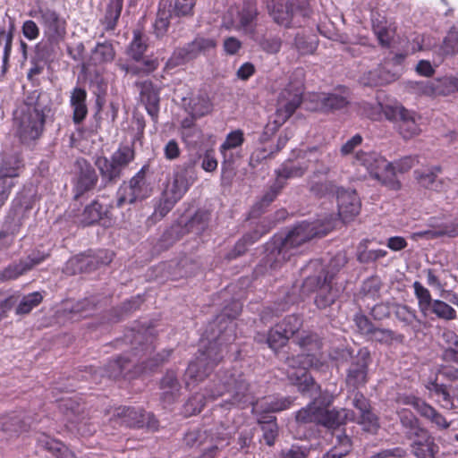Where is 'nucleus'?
Listing matches in <instances>:
<instances>
[{
	"label": "nucleus",
	"instance_id": "nucleus-1",
	"mask_svg": "<svg viewBox=\"0 0 458 458\" xmlns=\"http://www.w3.org/2000/svg\"><path fill=\"white\" fill-rule=\"evenodd\" d=\"M353 164L364 167L370 177L381 185L392 191H399L402 187L400 181L394 176L393 163L374 151H358L354 156Z\"/></svg>",
	"mask_w": 458,
	"mask_h": 458
},
{
	"label": "nucleus",
	"instance_id": "nucleus-2",
	"mask_svg": "<svg viewBox=\"0 0 458 458\" xmlns=\"http://www.w3.org/2000/svg\"><path fill=\"white\" fill-rule=\"evenodd\" d=\"M353 164L364 167L370 177L381 185L392 191H399L402 187L400 181L394 176L393 163L374 151H358L354 156Z\"/></svg>",
	"mask_w": 458,
	"mask_h": 458
},
{
	"label": "nucleus",
	"instance_id": "nucleus-3",
	"mask_svg": "<svg viewBox=\"0 0 458 458\" xmlns=\"http://www.w3.org/2000/svg\"><path fill=\"white\" fill-rule=\"evenodd\" d=\"M14 127L23 142L35 140L41 135L45 114L39 104L24 103L13 114Z\"/></svg>",
	"mask_w": 458,
	"mask_h": 458
},
{
	"label": "nucleus",
	"instance_id": "nucleus-4",
	"mask_svg": "<svg viewBox=\"0 0 458 458\" xmlns=\"http://www.w3.org/2000/svg\"><path fill=\"white\" fill-rule=\"evenodd\" d=\"M333 224L328 222L327 225L318 228L317 223L303 222L296 225L292 231L288 233L281 247L277 250L275 261L271 262L270 267L276 269L282 261L288 259L287 253L289 250L296 248L313 237L327 234L332 228Z\"/></svg>",
	"mask_w": 458,
	"mask_h": 458
},
{
	"label": "nucleus",
	"instance_id": "nucleus-5",
	"mask_svg": "<svg viewBox=\"0 0 458 458\" xmlns=\"http://www.w3.org/2000/svg\"><path fill=\"white\" fill-rule=\"evenodd\" d=\"M288 366V378L298 386L300 392L314 395L318 393L319 386L314 382L313 378L307 374V369L310 368H318L321 365L319 360L314 355L298 354L289 357L286 360Z\"/></svg>",
	"mask_w": 458,
	"mask_h": 458
},
{
	"label": "nucleus",
	"instance_id": "nucleus-6",
	"mask_svg": "<svg viewBox=\"0 0 458 458\" xmlns=\"http://www.w3.org/2000/svg\"><path fill=\"white\" fill-rule=\"evenodd\" d=\"M310 191L317 195L336 192L338 214L344 221L356 216L360 210V200L355 191L338 188L332 181L311 183Z\"/></svg>",
	"mask_w": 458,
	"mask_h": 458
},
{
	"label": "nucleus",
	"instance_id": "nucleus-7",
	"mask_svg": "<svg viewBox=\"0 0 458 458\" xmlns=\"http://www.w3.org/2000/svg\"><path fill=\"white\" fill-rule=\"evenodd\" d=\"M380 112L384 113L387 120L398 123L399 132L404 139H411L420 132V128L417 123L419 116L403 106H382L380 104H377L373 110L369 113V115L372 119H378Z\"/></svg>",
	"mask_w": 458,
	"mask_h": 458
},
{
	"label": "nucleus",
	"instance_id": "nucleus-8",
	"mask_svg": "<svg viewBox=\"0 0 458 458\" xmlns=\"http://www.w3.org/2000/svg\"><path fill=\"white\" fill-rule=\"evenodd\" d=\"M35 16L38 18L43 27L44 35L47 39V47L54 51L65 38L66 21L56 11L47 6H39L38 11H35Z\"/></svg>",
	"mask_w": 458,
	"mask_h": 458
},
{
	"label": "nucleus",
	"instance_id": "nucleus-9",
	"mask_svg": "<svg viewBox=\"0 0 458 458\" xmlns=\"http://www.w3.org/2000/svg\"><path fill=\"white\" fill-rule=\"evenodd\" d=\"M113 427L144 428L157 430L158 424L153 414L146 413L142 409L134 407L116 408L110 419Z\"/></svg>",
	"mask_w": 458,
	"mask_h": 458
},
{
	"label": "nucleus",
	"instance_id": "nucleus-10",
	"mask_svg": "<svg viewBox=\"0 0 458 458\" xmlns=\"http://www.w3.org/2000/svg\"><path fill=\"white\" fill-rule=\"evenodd\" d=\"M67 421L72 429H76L81 435H89L92 433L89 424V414L85 406L74 398H65L60 404Z\"/></svg>",
	"mask_w": 458,
	"mask_h": 458
},
{
	"label": "nucleus",
	"instance_id": "nucleus-11",
	"mask_svg": "<svg viewBox=\"0 0 458 458\" xmlns=\"http://www.w3.org/2000/svg\"><path fill=\"white\" fill-rule=\"evenodd\" d=\"M442 337L449 346L443 352L445 364L441 366L439 372L448 380L458 381V336L448 330L443 333Z\"/></svg>",
	"mask_w": 458,
	"mask_h": 458
},
{
	"label": "nucleus",
	"instance_id": "nucleus-12",
	"mask_svg": "<svg viewBox=\"0 0 458 458\" xmlns=\"http://www.w3.org/2000/svg\"><path fill=\"white\" fill-rule=\"evenodd\" d=\"M149 194L143 169L134 175L128 183H123L118 191L117 207L143 199Z\"/></svg>",
	"mask_w": 458,
	"mask_h": 458
},
{
	"label": "nucleus",
	"instance_id": "nucleus-13",
	"mask_svg": "<svg viewBox=\"0 0 458 458\" xmlns=\"http://www.w3.org/2000/svg\"><path fill=\"white\" fill-rule=\"evenodd\" d=\"M396 401L398 403L412 406L422 417L430 420L440 429H446L450 427V423L442 414H440L435 408L414 395H399Z\"/></svg>",
	"mask_w": 458,
	"mask_h": 458
},
{
	"label": "nucleus",
	"instance_id": "nucleus-14",
	"mask_svg": "<svg viewBox=\"0 0 458 458\" xmlns=\"http://www.w3.org/2000/svg\"><path fill=\"white\" fill-rule=\"evenodd\" d=\"M370 360L369 352L360 349L357 355L352 358L347 370L346 384L353 388H358L367 382L368 366Z\"/></svg>",
	"mask_w": 458,
	"mask_h": 458
},
{
	"label": "nucleus",
	"instance_id": "nucleus-15",
	"mask_svg": "<svg viewBox=\"0 0 458 458\" xmlns=\"http://www.w3.org/2000/svg\"><path fill=\"white\" fill-rule=\"evenodd\" d=\"M216 38L210 37L198 36L185 47L178 48L174 58L184 63L197 58L200 54H207L216 47Z\"/></svg>",
	"mask_w": 458,
	"mask_h": 458
},
{
	"label": "nucleus",
	"instance_id": "nucleus-16",
	"mask_svg": "<svg viewBox=\"0 0 458 458\" xmlns=\"http://www.w3.org/2000/svg\"><path fill=\"white\" fill-rule=\"evenodd\" d=\"M228 14L231 16V27L248 34L254 32L258 15L256 4L247 3L241 8H231Z\"/></svg>",
	"mask_w": 458,
	"mask_h": 458
},
{
	"label": "nucleus",
	"instance_id": "nucleus-17",
	"mask_svg": "<svg viewBox=\"0 0 458 458\" xmlns=\"http://www.w3.org/2000/svg\"><path fill=\"white\" fill-rule=\"evenodd\" d=\"M220 360L221 356L218 354L216 346H211L207 353H201L195 361L190 363L186 374L195 381H201Z\"/></svg>",
	"mask_w": 458,
	"mask_h": 458
},
{
	"label": "nucleus",
	"instance_id": "nucleus-18",
	"mask_svg": "<svg viewBox=\"0 0 458 458\" xmlns=\"http://www.w3.org/2000/svg\"><path fill=\"white\" fill-rule=\"evenodd\" d=\"M302 101L301 91L297 88H287L282 90L278 98L276 122L284 123Z\"/></svg>",
	"mask_w": 458,
	"mask_h": 458
},
{
	"label": "nucleus",
	"instance_id": "nucleus-19",
	"mask_svg": "<svg viewBox=\"0 0 458 458\" xmlns=\"http://www.w3.org/2000/svg\"><path fill=\"white\" fill-rule=\"evenodd\" d=\"M310 151H302L298 155V160L296 162L292 160L285 161L276 171L277 183H284L283 181L293 178L301 177L306 174L309 169V164L307 159Z\"/></svg>",
	"mask_w": 458,
	"mask_h": 458
},
{
	"label": "nucleus",
	"instance_id": "nucleus-20",
	"mask_svg": "<svg viewBox=\"0 0 458 458\" xmlns=\"http://www.w3.org/2000/svg\"><path fill=\"white\" fill-rule=\"evenodd\" d=\"M192 182L193 180L188 176V170L181 168L174 174L173 179L166 183L162 194L177 202L182 198Z\"/></svg>",
	"mask_w": 458,
	"mask_h": 458
},
{
	"label": "nucleus",
	"instance_id": "nucleus-21",
	"mask_svg": "<svg viewBox=\"0 0 458 458\" xmlns=\"http://www.w3.org/2000/svg\"><path fill=\"white\" fill-rule=\"evenodd\" d=\"M46 255L44 254H32L26 259L20 260L17 264L9 265L3 271L0 272V282L13 280L22 276L27 271L32 269L35 266L40 264L45 260Z\"/></svg>",
	"mask_w": 458,
	"mask_h": 458
},
{
	"label": "nucleus",
	"instance_id": "nucleus-22",
	"mask_svg": "<svg viewBox=\"0 0 458 458\" xmlns=\"http://www.w3.org/2000/svg\"><path fill=\"white\" fill-rule=\"evenodd\" d=\"M284 326H292V330L301 327V320L299 317L292 315L286 317L281 323L273 327L268 334L267 344L270 348L276 350L284 346L290 336L284 332Z\"/></svg>",
	"mask_w": 458,
	"mask_h": 458
},
{
	"label": "nucleus",
	"instance_id": "nucleus-23",
	"mask_svg": "<svg viewBox=\"0 0 458 458\" xmlns=\"http://www.w3.org/2000/svg\"><path fill=\"white\" fill-rule=\"evenodd\" d=\"M349 97L346 91L319 93L314 96L318 108L323 112L341 110L349 105Z\"/></svg>",
	"mask_w": 458,
	"mask_h": 458
},
{
	"label": "nucleus",
	"instance_id": "nucleus-24",
	"mask_svg": "<svg viewBox=\"0 0 458 458\" xmlns=\"http://www.w3.org/2000/svg\"><path fill=\"white\" fill-rule=\"evenodd\" d=\"M318 287L315 303L319 309H326L333 304L342 291V287L334 285L333 282L328 281L327 276L323 279L321 276L318 277Z\"/></svg>",
	"mask_w": 458,
	"mask_h": 458
},
{
	"label": "nucleus",
	"instance_id": "nucleus-25",
	"mask_svg": "<svg viewBox=\"0 0 458 458\" xmlns=\"http://www.w3.org/2000/svg\"><path fill=\"white\" fill-rule=\"evenodd\" d=\"M293 0H267V5L270 16L279 25L287 27L293 15L291 2Z\"/></svg>",
	"mask_w": 458,
	"mask_h": 458
},
{
	"label": "nucleus",
	"instance_id": "nucleus-26",
	"mask_svg": "<svg viewBox=\"0 0 458 458\" xmlns=\"http://www.w3.org/2000/svg\"><path fill=\"white\" fill-rule=\"evenodd\" d=\"M348 420H354V414L352 411L345 409L328 410L327 408L321 407L318 414V424L328 428H334L344 424Z\"/></svg>",
	"mask_w": 458,
	"mask_h": 458
},
{
	"label": "nucleus",
	"instance_id": "nucleus-27",
	"mask_svg": "<svg viewBox=\"0 0 458 458\" xmlns=\"http://www.w3.org/2000/svg\"><path fill=\"white\" fill-rule=\"evenodd\" d=\"M293 47L301 55H311L318 47V38L310 30L305 29H299L293 34Z\"/></svg>",
	"mask_w": 458,
	"mask_h": 458
},
{
	"label": "nucleus",
	"instance_id": "nucleus-28",
	"mask_svg": "<svg viewBox=\"0 0 458 458\" xmlns=\"http://www.w3.org/2000/svg\"><path fill=\"white\" fill-rule=\"evenodd\" d=\"M140 89V98L144 103L147 112L153 118H156L159 110V97L158 92L154 89L151 81H145L138 83Z\"/></svg>",
	"mask_w": 458,
	"mask_h": 458
},
{
	"label": "nucleus",
	"instance_id": "nucleus-29",
	"mask_svg": "<svg viewBox=\"0 0 458 458\" xmlns=\"http://www.w3.org/2000/svg\"><path fill=\"white\" fill-rule=\"evenodd\" d=\"M19 162L15 166H10L6 162L0 167V206L8 199L12 188L13 187V179L19 175Z\"/></svg>",
	"mask_w": 458,
	"mask_h": 458
},
{
	"label": "nucleus",
	"instance_id": "nucleus-30",
	"mask_svg": "<svg viewBox=\"0 0 458 458\" xmlns=\"http://www.w3.org/2000/svg\"><path fill=\"white\" fill-rule=\"evenodd\" d=\"M411 444V452L417 458H434L438 451V446L427 431V437L418 436Z\"/></svg>",
	"mask_w": 458,
	"mask_h": 458
},
{
	"label": "nucleus",
	"instance_id": "nucleus-31",
	"mask_svg": "<svg viewBox=\"0 0 458 458\" xmlns=\"http://www.w3.org/2000/svg\"><path fill=\"white\" fill-rule=\"evenodd\" d=\"M213 105L207 94H199L190 98L186 111L192 118H201L212 112Z\"/></svg>",
	"mask_w": 458,
	"mask_h": 458
},
{
	"label": "nucleus",
	"instance_id": "nucleus-32",
	"mask_svg": "<svg viewBox=\"0 0 458 458\" xmlns=\"http://www.w3.org/2000/svg\"><path fill=\"white\" fill-rule=\"evenodd\" d=\"M400 422L406 430V435L409 438H414L418 436L427 437V431L421 428L419 420L410 411L403 409L398 411Z\"/></svg>",
	"mask_w": 458,
	"mask_h": 458
},
{
	"label": "nucleus",
	"instance_id": "nucleus-33",
	"mask_svg": "<svg viewBox=\"0 0 458 458\" xmlns=\"http://www.w3.org/2000/svg\"><path fill=\"white\" fill-rule=\"evenodd\" d=\"M98 260L88 255H79L68 260L65 265V272L70 275H75L81 272H89L97 268Z\"/></svg>",
	"mask_w": 458,
	"mask_h": 458
},
{
	"label": "nucleus",
	"instance_id": "nucleus-34",
	"mask_svg": "<svg viewBox=\"0 0 458 458\" xmlns=\"http://www.w3.org/2000/svg\"><path fill=\"white\" fill-rule=\"evenodd\" d=\"M440 167L436 166L432 170L428 171H415V177L418 182L428 189L441 191L445 188V183L442 180L437 179V174L440 173Z\"/></svg>",
	"mask_w": 458,
	"mask_h": 458
},
{
	"label": "nucleus",
	"instance_id": "nucleus-35",
	"mask_svg": "<svg viewBox=\"0 0 458 458\" xmlns=\"http://www.w3.org/2000/svg\"><path fill=\"white\" fill-rule=\"evenodd\" d=\"M162 397L167 402H173L178 395L181 389L177 377L174 372H167L160 383Z\"/></svg>",
	"mask_w": 458,
	"mask_h": 458
},
{
	"label": "nucleus",
	"instance_id": "nucleus-36",
	"mask_svg": "<svg viewBox=\"0 0 458 458\" xmlns=\"http://www.w3.org/2000/svg\"><path fill=\"white\" fill-rule=\"evenodd\" d=\"M86 96V91L82 89H74L72 93L71 105L73 108V121L76 123H81L87 115Z\"/></svg>",
	"mask_w": 458,
	"mask_h": 458
},
{
	"label": "nucleus",
	"instance_id": "nucleus-37",
	"mask_svg": "<svg viewBox=\"0 0 458 458\" xmlns=\"http://www.w3.org/2000/svg\"><path fill=\"white\" fill-rule=\"evenodd\" d=\"M81 173L77 182V188L83 191L95 186L98 177L95 170L86 161L79 162Z\"/></svg>",
	"mask_w": 458,
	"mask_h": 458
},
{
	"label": "nucleus",
	"instance_id": "nucleus-38",
	"mask_svg": "<svg viewBox=\"0 0 458 458\" xmlns=\"http://www.w3.org/2000/svg\"><path fill=\"white\" fill-rule=\"evenodd\" d=\"M414 294L418 300V307L421 314L425 317L428 315L430 307L434 303L431 294L428 288L423 286L420 282L413 283Z\"/></svg>",
	"mask_w": 458,
	"mask_h": 458
},
{
	"label": "nucleus",
	"instance_id": "nucleus-39",
	"mask_svg": "<svg viewBox=\"0 0 458 458\" xmlns=\"http://www.w3.org/2000/svg\"><path fill=\"white\" fill-rule=\"evenodd\" d=\"M394 80V74L384 71L382 68L377 67L373 71L365 73L361 81L367 86H379L387 84Z\"/></svg>",
	"mask_w": 458,
	"mask_h": 458
},
{
	"label": "nucleus",
	"instance_id": "nucleus-40",
	"mask_svg": "<svg viewBox=\"0 0 458 458\" xmlns=\"http://www.w3.org/2000/svg\"><path fill=\"white\" fill-rule=\"evenodd\" d=\"M95 164L105 180L113 181L121 175L122 171L112 158L107 159L106 157H99Z\"/></svg>",
	"mask_w": 458,
	"mask_h": 458
},
{
	"label": "nucleus",
	"instance_id": "nucleus-41",
	"mask_svg": "<svg viewBox=\"0 0 458 458\" xmlns=\"http://www.w3.org/2000/svg\"><path fill=\"white\" fill-rule=\"evenodd\" d=\"M233 403L244 408L248 403H252L253 396L249 390V385L244 380L236 383L233 390Z\"/></svg>",
	"mask_w": 458,
	"mask_h": 458
},
{
	"label": "nucleus",
	"instance_id": "nucleus-42",
	"mask_svg": "<svg viewBox=\"0 0 458 458\" xmlns=\"http://www.w3.org/2000/svg\"><path fill=\"white\" fill-rule=\"evenodd\" d=\"M416 235L427 239L437 238L444 235L454 237L458 235V221L452 224L443 225L437 228L420 232L416 233Z\"/></svg>",
	"mask_w": 458,
	"mask_h": 458
},
{
	"label": "nucleus",
	"instance_id": "nucleus-43",
	"mask_svg": "<svg viewBox=\"0 0 458 458\" xmlns=\"http://www.w3.org/2000/svg\"><path fill=\"white\" fill-rule=\"evenodd\" d=\"M43 301V296L39 292H34L24 295L16 307L17 315H25L30 313L32 309L37 307Z\"/></svg>",
	"mask_w": 458,
	"mask_h": 458
},
{
	"label": "nucleus",
	"instance_id": "nucleus-44",
	"mask_svg": "<svg viewBox=\"0 0 458 458\" xmlns=\"http://www.w3.org/2000/svg\"><path fill=\"white\" fill-rule=\"evenodd\" d=\"M37 60H32V67L28 72V78L32 79L42 72L44 69L43 60L48 57L54 51H51L47 45L38 44L36 47Z\"/></svg>",
	"mask_w": 458,
	"mask_h": 458
},
{
	"label": "nucleus",
	"instance_id": "nucleus-45",
	"mask_svg": "<svg viewBox=\"0 0 458 458\" xmlns=\"http://www.w3.org/2000/svg\"><path fill=\"white\" fill-rule=\"evenodd\" d=\"M46 450L52 453L55 458H77L75 454L63 443L55 439H47L42 442Z\"/></svg>",
	"mask_w": 458,
	"mask_h": 458
},
{
	"label": "nucleus",
	"instance_id": "nucleus-46",
	"mask_svg": "<svg viewBox=\"0 0 458 458\" xmlns=\"http://www.w3.org/2000/svg\"><path fill=\"white\" fill-rule=\"evenodd\" d=\"M102 214V206L98 202L93 201L84 208L81 217L80 218V223L83 225H92L101 218Z\"/></svg>",
	"mask_w": 458,
	"mask_h": 458
},
{
	"label": "nucleus",
	"instance_id": "nucleus-47",
	"mask_svg": "<svg viewBox=\"0 0 458 458\" xmlns=\"http://www.w3.org/2000/svg\"><path fill=\"white\" fill-rule=\"evenodd\" d=\"M115 52L112 44L105 42L98 43L94 51L92 58L98 64L108 63L114 60Z\"/></svg>",
	"mask_w": 458,
	"mask_h": 458
},
{
	"label": "nucleus",
	"instance_id": "nucleus-48",
	"mask_svg": "<svg viewBox=\"0 0 458 458\" xmlns=\"http://www.w3.org/2000/svg\"><path fill=\"white\" fill-rule=\"evenodd\" d=\"M429 312L435 314L438 318L444 320H454L456 318L455 310L448 303L435 300L430 307Z\"/></svg>",
	"mask_w": 458,
	"mask_h": 458
},
{
	"label": "nucleus",
	"instance_id": "nucleus-49",
	"mask_svg": "<svg viewBox=\"0 0 458 458\" xmlns=\"http://www.w3.org/2000/svg\"><path fill=\"white\" fill-rule=\"evenodd\" d=\"M243 142V131L240 129L234 130L227 134L224 143L220 146V153L225 158L227 150L241 147Z\"/></svg>",
	"mask_w": 458,
	"mask_h": 458
},
{
	"label": "nucleus",
	"instance_id": "nucleus-50",
	"mask_svg": "<svg viewBox=\"0 0 458 458\" xmlns=\"http://www.w3.org/2000/svg\"><path fill=\"white\" fill-rule=\"evenodd\" d=\"M123 8V0H111L105 16L106 30H114Z\"/></svg>",
	"mask_w": 458,
	"mask_h": 458
},
{
	"label": "nucleus",
	"instance_id": "nucleus-51",
	"mask_svg": "<svg viewBox=\"0 0 458 458\" xmlns=\"http://www.w3.org/2000/svg\"><path fill=\"white\" fill-rule=\"evenodd\" d=\"M320 406L318 405L317 401H314L306 408L300 410L296 414V420L301 423L314 422L318 424V414L320 411Z\"/></svg>",
	"mask_w": 458,
	"mask_h": 458
},
{
	"label": "nucleus",
	"instance_id": "nucleus-52",
	"mask_svg": "<svg viewBox=\"0 0 458 458\" xmlns=\"http://www.w3.org/2000/svg\"><path fill=\"white\" fill-rule=\"evenodd\" d=\"M369 336L372 340L386 344H391L394 342H402L403 338V335H397L392 330L376 327H374Z\"/></svg>",
	"mask_w": 458,
	"mask_h": 458
},
{
	"label": "nucleus",
	"instance_id": "nucleus-53",
	"mask_svg": "<svg viewBox=\"0 0 458 458\" xmlns=\"http://www.w3.org/2000/svg\"><path fill=\"white\" fill-rule=\"evenodd\" d=\"M357 422L362 427L363 430L375 434L379 428V421L377 415L371 410L360 414Z\"/></svg>",
	"mask_w": 458,
	"mask_h": 458
},
{
	"label": "nucleus",
	"instance_id": "nucleus-54",
	"mask_svg": "<svg viewBox=\"0 0 458 458\" xmlns=\"http://www.w3.org/2000/svg\"><path fill=\"white\" fill-rule=\"evenodd\" d=\"M394 315L400 321L408 326H413L414 323L420 324V320L417 318L415 310L406 305H396Z\"/></svg>",
	"mask_w": 458,
	"mask_h": 458
},
{
	"label": "nucleus",
	"instance_id": "nucleus-55",
	"mask_svg": "<svg viewBox=\"0 0 458 458\" xmlns=\"http://www.w3.org/2000/svg\"><path fill=\"white\" fill-rule=\"evenodd\" d=\"M30 208L31 206L28 200L22 201L21 199L16 198L13 202V207L9 216L13 218V221L21 224Z\"/></svg>",
	"mask_w": 458,
	"mask_h": 458
},
{
	"label": "nucleus",
	"instance_id": "nucleus-56",
	"mask_svg": "<svg viewBox=\"0 0 458 458\" xmlns=\"http://www.w3.org/2000/svg\"><path fill=\"white\" fill-rule=\"evenodd\" d=\"M114 164L123 171L133 160L134 151L129 147H122L112 155Z\"/></svg>",
	"mask_w": 458,
	"mask_h": 458
},
{
	"label": "nucleus",
	"instance_id": "nucleus-57",
	"mask_svg": "<svg viewBox=\"0 0 458 458\" xmlns=\"http://www.w3.org/2000/svg\"><path fill=\"white\" fill-rule=\"evenodd\" d=\"M426 387L432 396L437 397L438 402L443 403V407L448 408V404L451 403V396L445 386L429 382Z\"/></svg>",
	"mask_w": 458,
	"mask_h": 458
},
{
	"label": "nucleus",
	"instance_id": "nucleus-58",
	"mask_svg": "<svg viewBox=\"0 0 458 458\" xmlns=\"http://www.w3.org/2000/svg\"><path fill=\"white\" fill-rule=\"evenodd\" d=\"M208 223V214L198 211L186 224L187 230L196 234L204 231Z\"/></svg>",
	"mask_w": 458,
	"mask_h": 458
},
{
	"label": "nucleus",
	"instance_id": "nucleus-59",
	"mask_svg": "<svg viewBox=\"0 0 458 458\" xmlns=\"http://www.w3.org/2000/svg\"><path fill=\"white\" fill-rule=\"evenodd\" d=\"M347 262L346 256L344 253H337L329 262L325 276H327L328 281L333 282L335 275L344 267Z\"/></svg>",
	"mask_w": 458,
	"mask_h": 458
},
{
	"label": "nucleus",
	"instance_id": "nucleus-60",
	"mask_svg": "<svg viewBox=\"0 0 458 458\" xmlns=\"http://www.w3.org/2000/svg\"><path fill=\"white\" fill-rule=\"evenodd\" d=\"M442 51L445 55H454L458 53V30H451L445 38Z\"/></svg>",
	"mask_w": 458,
	"mask_h": 458
},
{
	"label": "nucleus",
	"instance_id": "nucleus-61",
	"mask_svg": "<svg viewBox=\"0 0 458 458\" xmlns=\"http://www.w3.org/2000/svg\"><path fill=\"white\" fill-rule=\"evenodd\" d=\"M373 30L379 43L383 47H388L394 34V30L379 23H374Z\"/></svg>",
	"mask_w": 458,
	"mask_h": 458
},
{
	"label": "nucleus",
	"instance_id": "nucleus-62",
	"mask_svg": "<svg viewBox=\"0 0 458 458\" xmlns=\"http://www.w3.org/2000/svg\"><path fill=\"white\" fill-rule=\"evenodd\" d=\"M94 305L89 300H83L75 303L69 310L71 318H85L93 310Z\"/></svg>",
	"mask_w": 458,
	"mask_h": 458
},
{
	"label": "nucleus",
	"instance_id": "nucleus-63",
	"mask_svg": "<svg viewBox=\"0 0 458 458\" xmlns=\"http://www.w3.org/2000/svg\"><path fill=\"white\" fill-rule=\"evenodd\" d=\"M208 439L206 431L194 429L187 432L184 436V442L189 446H199Z\"/></svg>",
	"mask_w": 458,
	"mask_h": 458
},
{
	"label": "nucleus",
	"instance_id": "nucleus-64",
	"mask_svg": "<svg viewBox=\"0 0 458 458\" xmlns=\"http://www.w3.org/2000/svg\"><path fill=\"white\" fill-rule=\"evenodd\" d=\"M146 50V45L142 40L141 34L139 31L134 32V38L129 48V55L136 61H139Z\"/></svg>",
	"mask_w": 458,
	"mask_h": 458
}]
</instances>
